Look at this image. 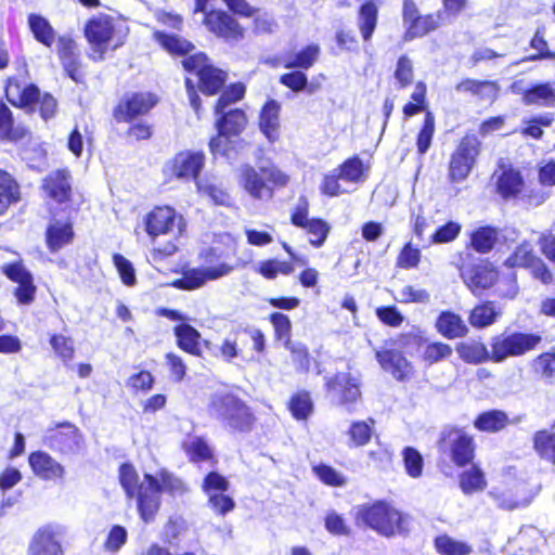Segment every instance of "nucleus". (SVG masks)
Returning a JSON list of instances; mask_svg holds the SVG:
<instances>
[{"label":"nucleus","instance_id":"nucleus-24","mask_svg":"<svg viewBox=\"0 0 555 555\" xmlns=\"http://www.w3.org/2000/svg\"><path fill=\"white\" fill-rule=\"evenodd\" d=\"M48 195L59 204L66 203L72 197L70 175L67 170L51 172L43 182Z\"/></svg>","mask_w":555,"mask_h":555},{"label":"nucleus","instance_id":"nucleus-29","mask_svg":"<svg viewBox=\"0 0 555 555\" xmlns=\"http://www.w3.org/2000/svg\"><path fill=\"white\" fill-rule=\"evenodd\" d=\"M320 55V47L311 43L297 52H289L283 59V66L287 69L307 70L313 66Z\"/></svg>","mask_w":555,"mask_h":555},{"label":"nucleus","instance_id":"nucleus-13","mask_svg":"<svg viewBox=\"0 0 555 555\" xmlns=\"http://www.w3.org/2000/svg\"><path fill=\"white\" fill-rule=\"evenodd\" d=\"M438 444L442 452L450 448V456L457 466L467 465L474 457L473 438L460 429L443 431Z\"/></svg>","mask_w":555,"mask_h":555},{"label":"nucleus","instance_id":"nucleus-55","mask_svg":"<svg viewBox=\"0 0 555 555\" xmlns=\"http://www.w3.org/2000/svg\"><path fill=\"white\" fill-rule=\"evenodd\" d=\"M113 262L122 283L127 286H133L137 283V276L132 263L121 254H114Z\"/></svg>","mask_w":555,"mask_h":555},{"label":"nucleus","instance_id":"nucleus-12","mask_svg":"<svg viewBox=\"0 0 555 555\" xmlns=\"http://www.w3.org/2000/svg\"><path fill=\"white\" fill-rule=\"evenodd\" d=\"M56 428L60 430L49 431L46 437V444L62 454L79 453L83 444L80 430L69 422L60 423Z\"/></svg>","mask_w":555,"mask_h":555},{"label":"nucleus","instance_id":"nucleus-28","mask_svg":"<svg viewBox=\"0 0 555 555\" xmlns=\"http://www.w3.org/2000/svg\"><path fill=\"white\" fill-rule=\"evenodd\" d=\"M436 328L448 339L464 337L468 332L461 315L449 310L440 312L436 320Z\"/></svg>","mask_w":555,"mask_h":555},{"label":"nucleus","instance_id":"nucleus-36","mask_svg":"<svg viewBox=\"0 0 555 555\" xmlns=\"http://www.w3.org/2000/svg\"><path fill=\"white\" fill-rule=\"evenodd\" d=\"M28 26L34 38L46 47H51L55 39V31L50 22L42 15L30 13L27 17Z\"/></svg>","mask_w":555,"mask_h":555},{"label":"nucleus","instance_id":"nucleus-38","mask_svg":"<svg viewBox=\"0 0 555 555\" xmlns=\"http://www.w3.org/2000/svg\"><path fill=\"white\" fill-rule=\"evenodd\" d=\"M154 37L171 54L185 55L194 49L190 41L175 34L157 30Z\"/></svg>","mask_w":555,"mask_h":555},{"label":"nucleus","instance_id":"nucleus-20","mask_svg":"<svg viewBox=\"0 0 555 555\" xmlns=\"http://www.w3.org/2000/svg\"><path fill=\"white\" fill-rule=\"evenodd\" d=\"M461 278L475 296L486 292V260L468 253L461 268Z\"/></svg>","mask_w":555,"mask_h":555},{"label":"nucleus","instance_id":"nucleus-57","mask_svg":"<svg viewBox=\"0 0 555 555\" xmlns=\"http://www.w3.org/2000/svg\"><path fill=\"white\" fill-rule=\"evenodd\" d=\"M279 82L295 93L304 92L307 83V74L299 69H293L281 75Z\"/></svg>","mask_w":555,"mask_h":555},{"label":"nucleus","instance_id":"nucleus-6","mask_svg":"<svg viewBox=\"0 0 555 555\" xmlns=\"http://www.w3.org/2000/svg\"><path fill=\"white\" fill-rule=\"evenodd\" d=\"M541 341V335L535 333L514 332L495 336L491 341V353L488 351V360L503 362L509 357L522 356L535 349Z\"/></svg>","mask_w":555,"mask_h":555},{"label":"nucleus","instance_id":"nucleus-63","mask_svg":"<svg viewBox=\"0 0 555 555\" xmlns=\"http://www.w3.org/2000/svg\"><path fill=\"white\" fill-rule=\"evenodd\" d=\"M274 327L278 339H291L292 322L291 319L282 312H273L269 317Z\"/></svg>","mask_w":555,"mask_h":555},{"label":"nucleus","instance_id":"nucleus-18","mask_svg":"<svg viewBox=\"0 0 555 555\" xmlns=\"http://www.w3.org/2000/svg\"><path fill=\"white\" fill-rule=\"evenodd\" d=\"M114 35V25L107 17H93L85 25V36L99 60L104 59L107 46Z\"/></svg>","mask_w":555,"mask_h":555},{"label":"nucleus","instance_id":"nucleus-61","mask_svg":"<svg viewBox=\"0 0 555 555\" xmlns=\"http://www.w3.org/2000/svg\"><path fill=\"white\" fill-rule=\"evenodd\" d=\"M128 532L121 525H114L105 541V548L108 552L117 553L121 546L127 542Z\"/></svg>","mask_w":555,"mask_h":555},{"label":"nucleus","instance_id":"nucleus-39","mask_svg":"<svg viewBox=\"0 0 555 555\" xmlns=\"http://www.w3.org/2000/svg\"><path fill=\"white\" fill-rule=\"evenodd\" d=\"M119 482L129 499H138L140 488L146 487L145 481L139 483L138 473L134 466L130 463H122L119 466Z\"/></svg>","mask_w":555,"mask_h":555},{"label":"nucleus","instance_id":"nucleus-25","mask_svg":"<svg viewBox=\"0 0 555 555\" xmlns=\"http://www.w3.org/2000/svg\"><path fill=\"white\" fill-rule=\"evenodd\" d=\"M375 358L383 370L389 372L397 380L406 378L409 362L401 351L395 349L376 350Z\"/></svg>","mask_w":555,"mask_h":555},{"label":"nucleus","instance_id":"nucleus-17","mask_svg":"<svg viewBox=\"0 0 555 555\" xmlns=\"http://www.w3.org/2000/svg\"><path fill=\"white\" fill-rule=\"evenodd\" d=\"M157 100L152 93L133 92L125 95L114 108V117L117 121H130L140 115L146 114Z\"/></svg>","mask_w":555,"mask_h":555},{"label":"nucleus","instance_id":"nucleus-47","mask_svg":"<svg viewBox=\"0 0 555 555\" xmlns=\"http://www.w3.org/2000/svg\"><path fill=\"white\" fill-rule=\"evenodd\" d=\"M312 472L323 483L331 487H343L347 482L343 474L325 463L314 465Z\"/></svg>","mask_w":555,"mask_h":555},{"label":"nucleus","instance_id":"nucleus-27","mask_svg":"<svg viewBox=\"0 0 555 555\" xmlns=\"http://www.w3.org/2000/svg\"><path fill=\"white\" fill-rule=\"evenodd\" d=\"M173 334L177 339V346L196 357L202 354L201 333L189 323H180L173 327Z\"/></svg>","mask_w":555,"mask_h":555},{"label":"nucleus","instance_id":"nucleus-43","mask_svg":"<svg viewBox=\"0 0 555 555\" xmlns=\"http://www.w3.org/2000/svg\"><path fill=\"white\" fill-rule=\"evenodd\" d=\"M440 13L437 16L428 14L420 17V22H417L412 27H408L404 34V40L410 41L417 37H423L428 33L437 29L439 27L440 22Z\"/></svg>","mask_w":555,"mask_h":555},{"label":"nucleus","instance_id":"nucleus-37","mask_svg":"<svg viewBox=\"0 0 555 555\" xmlns=\"http://www.w3.org/2000/svg\"><path fill=\"white\" fill-rule=\"evenodd\" d=\"M227 73L214 66L201 74L198 87L205 95L218 94L224 87Z\"/></svg>","mask_w":555,"mask_h":555},{"label":"nucleus","instance_id":"nucleus-22","mask_svg":"<svg viewBox=\"0 0 555 555\" xmlns=\"http://www.w3.org/2000/svg\"><path fill=\"white\" fill-rule=\"evenodd\" d=\"M205 164L203 152L185 151L172 159V172L178 179H197Z\"/></svg>","mask_w":555,"mask_h":555},{"label":"nucleus","instance_id":"nucleus-41","mask_svg":"<svg viewBox=\"0 0 555 555\" xmlns=\"http://www.w3.org/2000/svg\"><path fill=\"white\" fill-rule=\"evenodd\" d=\"M284 347L291 352L292 362L297 372L308 373L310 370V354L307 346L300 341L284 340Z\"/></svg>","mask_w":555,"mask_h":555},{"label":"nucleus","instance_id":"nucleus-54","mask_svg":"<svg viewBox=\"0 0 555 555\" xmlns=\"http://www.w3.org/2000/svg\"><path fill=\"white\" fill-rule=\"evenodd\" d=\"M462 225L455 221H448L447 223L437 228L431 235L434 244H446L454 241L461 233Z\"/></svg>","mask_w":555,"mask_h":555},{"label":"nucleus","instance_id":"nucleus-44","mask_svg":"<svg viewBox=\"0 0 555 555\" xmlns=\"http://www.w3.org/2000/svg\"><path fill=\"white\" fill-rule=\"evenodd\" d=\"M435 133V116L427 111L425 114L423 126L417 133L416 147L420 155H425L430 145Z\"/></svg>","mask_w":555,"mask_h":555},{"label":"nucleus","instance_id":"nucleus-31","mask_svg":"<svg viewBox=\"0 0 555 555\" xmlns=\"http://www.w3.org/2000/svg\"><path fill=\"white\" fill-rule=\"evenodd\" d=\"M378 8L373 0L363 2L358 12V27L364 42H369L377 26Z\"/></svg>","mask_w":555,"mask_h":555},{"label":"nucleus","instance_id":"nucleus-21","mask_svg":"<svg viewBox=\"0 0 555 555\" xmlns=\"http://www.w3.org/2000/svg\"><path fill=\"white\" fill-rule=\"evenodd\" d=\"M28 462L34 474L42 480H57L65 475L64 466L44 451L30 453Z\"/></svg>","mask_w":555,"mask_h":555},{"label":"nucleus","instance_id":"nucleus-7","mask_svg":"<svg viewBox=\"0 0 555 555\" xmlns=\"http://www.w3.org/2000/svg\"><path fill=\"white\" fill-rule=\"evenodd\" d=\"M326 390L333 403L344 408L348 413L354 410L361 398L359 380L347 372H339L325 383Z\"/></svg>","mask_w":555,"mask_h":555},{"label":"nucleus","instance_id":"nucleus-35","mask_svg":"<svg viewBox=\"0 0 555 555\" xmlns=\"http://www.w3.org/2000/svg\"><path fill=\"white\" fill-rule=\"evenodd\" d=\"M27 134V130L21 126H14V117L9 106L0 102V140L20 141Z\"/></svg>","mask_w":555,"mask_h":555},{"label":"nucleus","instance_id":"nucleus-48","mask_svg":"<svg viewBox=\"0 0 555 555\" xmlns=\"http://www.w3.org/2000/svg\"><path fill=\"white\" fill-rule=\"evenodd\" d=\"M246 88L243 83H232L222 91L215 105V114H219L222 109H227L231 104L236 103L245 95Z\"/></svg>","mask_w":555,"mask_h":555},{"label":"nucleus","instance_id":"nucleus-64","mask_svg":"<svg viewBox=\"0 0 555 555\" xmlns=\"http://www.w3.org/2000/svg\"><path fill=\"white\" fill-rule=\"evenodd\" d=\"M376 317L378 320L392 327H397L402 324L404 317L396 306H382L376 309Z\"/></svg>","mask_w":555,"mask_h":555},{"label":"nucleus","instance_id":"nucleus-4","mask_svg":"<svg viewBox=\"0 0 555 555\" xmlns=\"http://www.w3.org/2000/svg\"><path fill=\"white\" fill-rule=\"evenodd\" d=\"M357 518L366 527L385 537L408 532L406 516L383 501L361 506Z\"/></svg>","mask_w":555,"mask_h":555},{"label":"nucleus","instance_id":"nucleus-32","mask_svg":"<svg viewBox=\"0 0 555 555\" xmlns=\"http://www.w3.org/2000/svg\"><path fill=\"white\" fill-rule=\"evenodd\" d=\"M524 186V178L519 170L504 169L496 179V192L504 198L518 196Z\"/></svg>","mask_w":555,"mask_h":555},{"label":"nucleus","instance_id":"nucleus-23","mask_svg":"<svg viewBox=\"0 0 555 555\" xmlns=\"http://www.w3.org/2000/svg\"><path fill=\"white\" fill-rule=\"evenodd\" d=\"M241 184L256 199H269L273 196V190L268 185L262 173L260 175L250 165L241 167Z\"/></svg>","mask_w":555,"mask_h":555},{"label":"nucleus","instance_id":"nucleus-50","mask_svg":"<svg viewBox=\"0 0 555 555\" xmlns=\"http://www.w3.org/2000/svg\"><path fill=\"white\" fill-rule=\"evenodd\" d=\"M310 234V244L317 248L321 247L330 233V225L320 218H311V220L302 228Z\"/></svg>","mask_w":555,"mask_h":555},{"label":"nucleus","instance_id":"nucleus-34","mask_svg":"<svg viewBox=\"0 0 555 555\" xmlns=\"http://www.w3.org/2000/svg\"><path fill=\"white\" fill-rule=\"evenodd\" d=\"M280 109L281 106L276 100H269L266 102L260 112L259 128L266 138L271 142L276 139Z\"/></svg>","mask_w":555,"mask_h":555},{"label":"nucleus","instance_id":"nucleus-1","mask_svg":"<svg viewBox=\"0 0 555 555\" xmlns=\"http://www.w3.org/2000/svg\"><path fill=\"white\" fill-rule=\"evenodd\" d=\"M208 412L231 433L247 434L253 430L256 417L247 403L232 391L221 390L211 395Z\"/></svg>","mask_w":555,"mask_h":555},{"label":"nucleus","instance_id":"nucleus-56","mask_svg":"<svg viewBox=\"0 0 555 555\" xmlns=\"http://www.w3.org/2000/svg\"><path fill=\"white\" fill-rule=\"evenodd\" d=\"M340 178L350 182H358L363 175V163L360 157L353 156L345 160L340 166Z\"/></svg>","mask_w":555,"mask_h":555},{"label":"nucleus","instance_id":"nucleus-26","mask_svg":"<svg viewBox=\"0 0 555 555\" xmlns=\"http://www.w3.org/2000/svg\"><path fill=\"white\" fill-rule=\"evenodd\" d=\"M74 230L70 222L53 220L46 230V243L51 253H56L72 243Z\"/></svg>","mask_w":555,"mask_h":555},{"label":"nucleus","instance_id":"nucleus-11","mask_svg":"<svg viewBox=\"0 0 555 555\" xmlns=\"http://www.w3.org/2000/svg\"><path fill=\"white\" fill-rule=\"evenodd\" d=\"M65 528L59 524L40 527L33 535L28 545V555H63L61 541Z\"/></svg>","mask_w":555,"mask_h":555},{"label":"nucleus","instance_id":"nucleus-51","mask_svg":"<svg viewBox=\"0 0 555 555\" xmlns=\"http://www.w3.org/2000/svg\"><path fill=\"white\" fill-rule=\"evenodd\" d=\"M240 345H244L243 336L240 335V327L231 332L219 347L222 358L230 362L240 356Z\"/></svg>","mask_w":555,"mask_h":555},{"label":"nucleus","instance_id":"nucleus-45","mask_svg":"<svg viewBox=\"0 0 555 555\" xmlns=\"http://www.w3.org/2000/svg\"><path fill=\"white\" fill-rule=\"evenodd\" d=\"M405 473L412 478H418L423 474L424 459L414 447H405L402 452Z\"/></svg>","mask_w":555,"mask_h":555},{"label":"nucleus","instance_id":"nucleus-42","mask_svg":"<svg viewBox=\"0 0 555 555\" xmlns=\"http://www.w3.org/2000/svg\"><path fill=\"white\" fill-rule=\"evenodd\" d=\"M533 446L542 459L555 464V433L537 431L533 437Z\"/></svg>","mask_w":555,"mask_h":555},{"label":"nucleus","instance_id":"nucleus-2","mask_svg":"<svg viewBox=\"0 0 555 555\" xmlns=\"http://www.w3.org/2000/svg\"><path fill=\"white\" fill-rule=\"evenodd\" d=\"M143 478L146 487H141L139 490L138 511L145 522L151 521L159 509L163 492L172 496H181L189 490L182 479L166 468H162L157 475L145 473Z\"/></svg>","mask_w":555,"mask_h":555},{"label":"nucleus","instance_id":"nucleus-9","mask_svg":"<svg viewBox=\"0 0 555 555\" xmlns=\"http://www.w3.org/2000/svg\"><path fill=\"white\" fill-rule=\"evenodd\" d=\"M10 92V87H7L5 94L12 105L34 111L35 104H39V114L43 120H49L55 116L57 101L50 93L41 94L40 89L36 85L29 83L18 92V103L11 98Z\"/></svg>","mask_w":555,"mask_h":555},{"label":"nucleus","instance_id":"nucleus-46","mask_svg":"<svg viewBox=\"0 0 555 555\" xmlns=\"http://www.w3.org/2000/svg\"><path fill=\"white\" fill-rule=\"evenodd\" d=\"M435 546L441 555H468L470 547L461 541H456L447 534L435 539Z\"/></svg>","mask_w":555,"mask_h":555},{"label":"nucleus","instance_id":"nucleus-53","mask_svg":"<svg viewBox=\"0 0 555 555\" xmlns=\"http://www.w3.org/2000/svg\"><path fill=\"white\" fill-rule=\"evenodd\" d=\"M533 367L537 373H540L547 382L555 380V353L544 352L538 356L533 361Z\"/></svg>","mask_w":555,"mask_h":555},{"label":"nucleus","instance_id":"nucleus-59","mask_svg":"<svg viewBox=\"0 0 555 555\" xmlns=\"http://www.w3.org/2000/svg\"><path fill=\"white\" fill-rule=\"evenodd\" d=\"M530 47L537 51L535 54L529 55L528 61L555 60V52L548 49L547 42L539 31L534 34L530 41Z\"/></svg>","mask_w":555,"mask_h":555},{"label":"nucleus","instance_id":"nucleus-60","mask_svg":"<svg viewBox=\"0 0 555 555\" xmlns=\"http://www.w3.org/2000/svg\"><path fill=\"white\" fill-rule=\"evenodd\" d=\"M420 260L421 250L411 243H406L398 256L397 266L402 269H412L418 266Z\"/></svg>","mask_w":555,"mask_h":555},{"label":"nucleus","instance_id":"nucleus-40","mask_svg":"<svg viewBox=\"0 0 555 555\" xmlns=\"http://www.w3.org/2000/svg\"><path fill=\"white\" fill-rule=\"evenodd\" d=\"M288 409L294 418L298 421L307 420L313 412V402L310 393L301 390L293 395L288 402Z\"/></svg>","mask_w":555,"mask_h":555},{"label":"nucleus","instance_id":"nucleus-49","mask_svg":"<svg viewBox=\"0 0 555 555\" xmlns=\"http://www.w3.org/2000/svg\"><path fill=\"white\" fill-rule=\"evenodd\" d=\"M198 192L203 196H207L215 205L219 206H230L231 205V196L229 193L221 189L220 186L210 183L197 181L196 183Z\"/></svg>","mask_w":555,"mask_h":555},{"label":"nucleus","instance_id":"nucleus-15","mask_svg":"<svg viewBox=\"0 0 555 555\" xmlns=\"http://www.w3.org/2000/svg\"><path fill=\"white\" fill-rule=\"evenodd\" d=\"M204 24L209 31L227 41H240L244 37V28L223 10H211L205 14Z\"/></svg>","mask_w":555,"mask_h":555},{"label":"nucleus","instance_id":"nucleus-14","mask_svg":"<svg viewBox=\"0 0 555 555\" xmlns=\"http://www.w3.org/2000/svg\"><path fill=\"white\" fill-rule=\"evenodd\" d=\"M176 221L177 214L173 208L168 206L156 207L146 216L145 231L152 237L170 232H172L175 236L177 234L180 235L184 231L185 224L182 223L181 217H179L178 223H176Z\"/></svg>","mask_w":555,"mask_h":555},{"label":"nucleus","instance_id":"nucleus-33","mask_svg":"<svg viewBox=\"0 0 555 555\" xmlns=\"http://www.w3.org/2000/svg\"><path fill=\"white\" fill-rule=\"evenodd\" d=\"M21 201V188L17 181L3 169H0V216H3L9 207Z\"/></svg>","mask_w":555,"mask_h":555},{"label":"nucleus","instance_id":"nucleus-16","mask_svg":"<svg viewBox=\"0 0 555 555\" xmlns=\"http://www.w3.org/2000/svg\"><path fill=\"white\" fill-rule=\"evenodd\" d=\"M231 271L232 267L227 263L193 268L184 271L182 276L176 280L172 285L179 289L193 291L204 286L207 281L228 275Z\"/></svg>","mask_w":555,"mask_h":555},{"label":"nucleus","instance_id":"nucleus-58","mask_svg":"<svg viewBox=\"0 0 555 555\" xmlns=\"http://www.w3.org/2000/svg\"><path fill=\"white\" fill-rule=\"evenodd\" d=\"M185 450L194 462L206 461L212 455L211 449L207 442L199 437L194 438L190 443L185 444Z\"/></svg>","mask_w":555,"mask_h":555},{"label":"nucleus","instance_id":"nucleus-5","mask_svg":"<svg viewBox=\"0 0 555 555\" xmlns=\"http://www.w3.org/2000/svg\"><path fill=\"white\" fill-rule=\"evenodd\" d=\"M216 115L215 127L217 135L209 141V150L214 155L220 154L230 158L232 137H238L247 125V117L241 108L222 109Z\"/></svg>","mask_w":555,"mask_h":555},{"label":"nucleus","instance_id":"nucleus-3","mask_svg":"<svg viewBox=\"0 0 555 555\" xmlns=\"http://www.w3.org/2000/svg\"><path fill=\"white\" fill-rule=\"evenodd\" d=\"M525 475L514 465L502 468V487H494L488 492L499 508L513 511L531 504L539 489L531 487Z\"/></svg>","mask_w":555,"mask_h":555},{"label":"nucleus","instance_id":"nucleus-30","mask_svg":"<svg viewBox=\"0 0 555 555\" xmlns=\"http://www.w3.org/2000/svg\"><path fill=\"white\" fill-rule=\"evenodd\" d=\"M555 104V81L537 82L528 87L525 105L552 107Z\"/></svg>","mask_w":555,"mask_h":555},{"label":"nucleus","instance_id":"nucleus-62","mask_svg":"<svg viewBox=\"0 0 555 555\" xmlns=\"http://www.w3.org/2000/svg\"><path fill=\"white\" fill-rule=\"evenodd\" d=\"M452 354V348L444 343H430L424 350V360L429 363H436L443 359L449 358Z\"/></svg>","mask_w":555,"mask_h":555},{"label":"nucleus","instance_id":"nucleus-10","mask_svg":"<svg viewBox=\"0 0 555 555\" xmlns=\"http://www.w3.org/2000/svg\"><path fill=\"white\" fill-rule=\"evenodd\" d=\"M203 491L208 496L209 506L219 515H225L235 507L233 498L225 494L230 487L228 479L218 472L208 473L203 480Z\"/></svg>","mask_w":555,"mask_h":555},{"label":"nucleus","instance_id":"nucleus-52","mask_svg":"<svg viewBox=\"0 0 555 555\" xmlns=\"http://www.w3.org/2000/svg\"><path fill=\"white\" fill-rule=\"evenodd\" d=\"M1 271L10 281L16 284H25V282L34 280L33 273L21 260L3 264Z\"/></svg>","mask_w":555,"mask_h":555},{"label":"nucleus","instance_id":"nucleus-19","mask_svg":"<svg viewBox=\"0 0 555 555\" xmlns=\"http://www.w3.org/2000/svg\"><path fill=\"white\" fill-rule=\"evenodd\" d=\"M515 260L509 257L504 262L505 271H499L488 262V291L493 288V293L501 297L514 298L517 294L516 273L513 270Z\"/></svg>","mask_w":555,"mask_h":555},{"label":"nucleus","instance_id":"nucleus-8","mask_svg":"<svg viewBox=\"0 0 555 555\" xmlns=\"http://www.w3.org/2000/svg\"><path fill=\"white\" fill-rule=\"evenodd\" d=\"M479 146L480 143L476 135H466L462 139L450 159L449 179L451 182L459 183L468 177L479 154Z\"/></svg>","mask_w":555,"mask_h":555}]
</instances>
